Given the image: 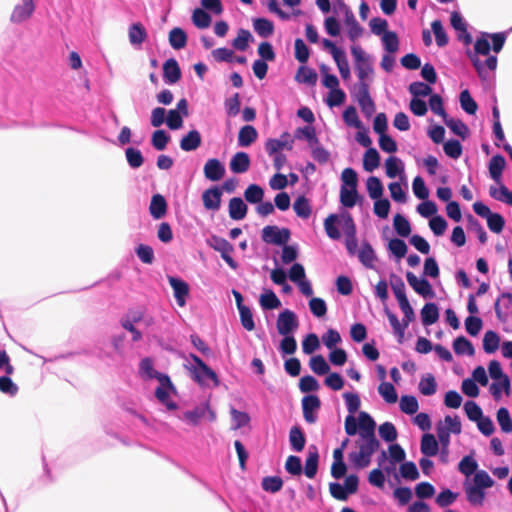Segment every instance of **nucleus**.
Wrapping results in <instances>:
<instances>
[{"label": "nucleus", "mask_w": 512, "mask_h": 512, "mask_svg": "<svg viewBox=\"0 0 512 512\" xmlns=\"http://www.w3.org/2000/svg\"><path fill=\"white\" fill-rule=\"evenodd\" d=\"M184 366L189 371L192 379L200 386L212 388L219 385L215 371L208 367L198 356L190 354Z\"/></svg>", "instance_id": "1"}, {"label": "nucleus", "mask_w": 512, "mask_h": 512, "mask_svg": "<svg viewBox=\"0 0 512 512\" xmlns=\"http://www.w3.org/2000/svg\"><path fill=\"white\" fill-rule=\"evenodd\" d=\"M176 394V388L170 377L162 376L158 381V387L155 389V397L159 403L166 407L167 410L173 411L177 409V404L172 400V395Z\"/></svg>", "instance_id": "2"}, {"label": "nucleus", "mask_w": 512, "mask_h": 512, "mask_svg": "<svg viewBox=\"0 0 512 512\" xmlns=\"http://www.w3.org/2000/svg\"><path fill=\"white\" fill-rule=\"evenodd\" d=\"M351 54L355 60V69L359 79L358 84L368 83L366 79L373 74V67L369 57L359 45L351 47Z\"/></svg>", "instance_id": "3"}, {"label": "nucleus", "mask_w": 512, "mask_h": 512, "mask_svg": "<svg viewBox=\"0 0 512 512\" xmlns=\"http://www.w3.org/2000/svg\"><path fill=\"white\" fill-rule=\"evenodd\" d=\"M488 33H484L481 38H478L474 44V51H468L467 55L473 66L475 67L479 77H484V69L482 65V61L480 60V55L482 56H490L489 52L491 50V46L488 42Z\"/></svg>", "instance_id": "4"}, {"label": "nucleus", "mask_w": 512, "mask_h": 512, "mask_svg": "<svg viewBox=\"0 0 512 512\" xmlns=\"http://www.w3.org/2000/svg\"><path fill=\"white\" fill-rule=\"evenodd\" d=\"M178 418L189 425L195 426L204 419L213 421L215 419V414L210 410L207 404H201L192 410L183 412L178 416Z\"/></svg>", "instance_id": "5"}, {"label": "nucleus", "mask_w": 512, "mask_h": 512, "mask_svg": "<svg viewBox=\"0 0 512 512\" xmlns=\"http://www.w3.org/2000/svg\"><path fill=\"white\" fill-rule=\"evenodd\" d=\"M354 96L362 113L366 117H371L375 112V104L369 93V83L357 84Z\"/></svg>", "instance_id": "6"}, {"label": "nucleus", "mask_w": 512, "mask_h": 512, "mask_svg": "<svg viewBox=\"0 0 512 512\" xmlns=\"http://www.w3.org/2000/svg\"><path fill=\"white\" fill-rule=\"evenodd\" d=\"M298 326L299 321L293 311L286 309L278 315L276 327L280 335H291L298 328Z\"/></svg>", "instance_id": "7"}, {"label": "nucleus", "mask_w": 512, "mask_h": 512, "mask_svg": "<svg viewBox=\"0 0 512 512\" xmlns=\"http://www.w3.org/2000/svg\"><path fill=\"white\" fill-rule=\"evenodd\" d=\"M290 238L287 228L279 229L277 226H265L262 229V240L268 244L285 245Z\"/></svg>", "instance_id": "8"}, {"label": "nucleus", "mask_w": 512, "mask_h": 512, "mask_svg": "<svg viewBox=\"0 0 512 512\" xmlns=\"http://www.w3.org/2000/svg\"><path fill=\"white\" fill-rule=\"evenodd\" d=\"M35 8L34 0H21V3L14 7L10 21L14 24H21L27 21L33 15Z\"/></svg>", "instance_id": "9"}, {"label": "nucleus", "mask_w": 512, "mask_h": 512, "mask_svg": "<svg viewBox=\"0 0 512 512\" xmlns=\"http://www.w3.org/2000/svg\"><path fill=\"white\" fill-rule=\"evenodd\" d=\"M406 279L413 290L422 297L433 298L435 296L432 286L427 279H418L417 276L410 271L406 273Z\"/></svg>", "instance_id": "10"}, {"label": "nucleus", "mask_w": 512, "mask_h": 512, "mask_svg": "<svg viewBox=\"0 0 512 512\" xmlns=\"http://www.w3.org/2000/svg\"><path fill=\"white\" fill-rule=\"evenodd\" d=\"M224 186H214L205 190L202 194L203 205L207 210H218L221 204V197Z\"/></svg>", "instance_id": "11"}, {"label": "nucleus", "mask_w": 512, "mask_h": 512, "mask_svg": "<svg viewBox=\"0 0 512 512\" xmlns=\"http://www.w3.org/2000/svg\"><path fill=\"white\" fill-rule=\"evenodd\" d=\"M138 374L139 377L144 381H149L153 379L160 381L162 376H167V374L158 372L154 368V361L149 357H145L140 361Z\"/></svg>", "instance_id": "12"}, {"label": "nucleus", "mask_w": 512, "mask_h": 512, "mask_svg": "<svg viewBox=\"0 0 512 512\" xmlns=\"http://www.w3.org/2000/svg\"><path fill=\"white\" fill-rule=\"evenodd\" d=\"M321 402L318 396L316 395H307L302 399V410L303 417L306 422L312 424L316 422V415L314 414L315 410L320 408Z\"/></svg>", "instance_id": "13"}, {"label": "nucleus", "mask_w": 512, "mask_h": 512, "mask_svg": "<svg viewBox=\"0 0 512 512\" xmlns=\"http://www.w3.org/2000/svg\"><path fill=\"white\" fill-rule=\"evenodd\" d=\"M168 281L173 289V295L176 303L183 307L186 304V298L189 293L188 284L180 278L168 276Z\"/></svg>", "instance_id": "14"}, {"label": "nucleus", "mask_w": 512, "mask_h": 512, "mask_svg": "<svg viewBox=\"0 0 512 512\" xmlns=\"http://www.w3.org/2000/svg\"><path fill=\"white\" fill-rule=\"evenodd\" d=\"M251 166V159L248 153L238 151L235 153L229 163L230 170L235 174L246 173Z\"/></svg>", "instance_id": "15"}, {"label": "nucleus", "mask_w": 512, "mask_h": 512, "mask_svg": "<svg viewBox=\"0 0 512 512\" xmlns=\"http://www.w3.org/2000/svg\"><path fill=\"white\" fill-rule=\"evenodd\" d=\"M342 8L345 13V24L348 27V36L350 40L355 41L356 39L362 36L363 28L357 22L354 13L348 6L343 4Z\"/></svg>", "instance_id": "16"}, {"label": "nucleus", "mask_w": 512, "mask_h": 512, "mask_svg": "<svg viewBox=\"0 0 512 512\" xmlns=\"http://www.w3.org/2000/svg\"><path fill=\"white\" fill-rule=\"evenodd\" d=\"M490 377L494 380H501V385L507 395L510 393V379L503 373L501 364L497 360H491L488 365Z\"/></svg>", "instance_id": "17"}, {"label": "nucleus", "mask_w": 512, "mask_h": 512, "mask_svg": "<svg viewBox=\"0 0 512 512\" xmlns=\"http://www.w3.org/2000/svg\"><path fill=\"white\" fill-rule=\"evenodd\" d=\"M163 77L168 84H174L180 79L181 71L175 59H168L163 64Z\"/></svg>", "instance_id": "18"}, {"label": "nucleus", "mask_w": 512, "mask_h": 512, "mask_svg": "<svg viewBox=\"0 0 512 512\" xmlns=\"http://www.w3.org/2000/svg\"><path fill=\"white\" fill-rule=\"evenodd\" d=\"M202 142L201 135L197 130H191L180 140V148L185 152L195 151Z\"/></svg>", "instance_id": "19"}, {"label": "nucleus", "mask_w": 512, "mask_h": 512, "mask_svg": "<svg viewBox=\"0 0 512 512\" xmlns=\"http://www.w3.org/2000/svg\"><path fill=\"white\" fill-rule=\"evenodd\" d=\"M359 437H375V421L366 412L359 414Z\"/></svg>", "instance_id": "20"}, {"label": "nucleus", "mask_w": 512, "mask_h": 512, "mask_svg": "<svg viewBox=\"0 0 512 512\" xmlns=\"http://www.w3.org/2000/svg\"><path fill=\"white\" fill-rule=\"evenodd\" d=\"M204 175L210 181H218L224 176V166L217 159H209L204 165Z\"/></svg>", "instance_id": "21"}, {"label": "nucleus", "mask_w": 512, "mask_h": 512, "mask_svg": "<svg viewBox=\"0 0 512 512\" xmlns=\"http://www.w3.org/2000/svg\"><path fill=\"white\" fill-rule=\"evenodd\" d=\"M505 165H506V160L500 154L494 155L490 159L489 165H488L489 173H490L491 178L495 182L501 184V175H502V172H503V170L505 168Z\"/></svg>", "instance_id": "22"}, {"label": "nucleus", "mask_w": 512, "mask_h": 512, "mask_svg": "<svg viewBox=\"0 0 512 512\" xmlns=\"http://www.w3.org/2000/svg\"><path fill=\"white\" fill-rule=\"evenodd\" d=\"M258 137L256 128L252 125L243 126L238 133V146L249 147L251 146Z\"/></svg>", "instance_id": "23"}, {"label": "nucleus", "mask_w": 512, "mask_h": 512, "mask_svg": "<svg viewBox=\"0 0 512 512\" xmlns=\"http://www.w3.org/2000/svg\"><path fill=\"white\" fill-rule=\"evenodd\" d=\"M420 450L426 457H433L437 455L439 451V444L433 434L426 433L422 436Z\"/></svg>", "instance_id": "24"}, {"label": "nucleus", "mask_w": 512, "mask_h": 512, "mask_svg": "<svg viewBox=\"0 0 512 512\" xmlns=\"http://www.w3.org/2000/svg\"><path fill=\"white\" fill-rule=\"evenodd\" d=\"M128 37L131 45L140 46L147 38V31L141 23H133L129 27Z\"/></svg>", "instance_id": "25"}, {"label": "nucleus", "mask_w": 512, "mask_h": 512, "mask_svg": "<svg viewBox=\"0 0 512 512\" xmlns=\"http://www.w3.org/2000/svg\"><path fill=\"white\" fill-rule=\"evenodd\" d=\"M359 194L357 187H346L342 185L340 188V202L344 207L352 208L356 205Z\"/></svg>", "instance_id": "26"}, {"label": "nucleus", "mask_w": 512, "mask_h": 512, "mask_svg": "<svg viewBox=\"0 0 512 512\" xmlns=\"http://www.w3.org/2000/svg\"><path fill=\"white\" fill-rule=\"evenodd\" d=\"M166 210L167 203L165 198L160 194L153 195L149 206L151 216L154 219H160L165 215Z\"/></svg>", "instance_id": "27"}, {"label": "nucleus", "mask_w": 512, "mask_h": 512, "mask_svg": "<svg viewBox=\"0 0 512 512\" xmlns=\"http://www.w3.org/2000/svg\"><path fill=\"white\" fill-rule=\"evenodd\" d=\"M247 205L240 197H234L229 201V215L234 220H241L247 214Z\"/></svg>", "instance_id": "28"}, {"label": "nucleus", "mask_w": 512, "mask_h": 512, "mask_svg": "<svg viewBox=\"0 0 512 512\" xmlns=\"http://www.w3.org/2000/svg\"><path fill=\"white\" fill-rule=\"evenodd\" d=\"M231 418V429L237 430L249 425L251 418L247 412L239 411L234 407L229 410Z\"/></svg>", "instance_id": "29"}, {"label": "nucleus", "mask_w": 512, "mask_h": 512, "mask_svg": "<svg viewBox=\"0 0 512 512\" xmlns=\"http://www.w3.org/2000/svg\"><path fill=\"white\" fill-rule=\"evenodd\" d=\"M289 442L291 448L296 452H301L306 443L305 435L299 426H293L289 432Z\"/></svg>", "instance_id": "30"}, {"label": "nucleus", "mask_w": 512, "mask_h": 512, "mask_svg": "<svg viewBox=\"0 0 512 512\" xmlns=\"http://www.w3.org/2000/svg\"><path fill=\"white\" fill-rule=\"evenodd\" d=\"M421 319L425 326H430L438 321L439 310L435 303H426L421 309Z\"/></svg>", "instance_id": "31"}, {"label": "nucleus", "mask_w": 512, "mask_h": 512, "mask_svg": "<svg viewBox=\"0 0 512 512\" xmlns=\"http://www.w3.org/2000/svg\"><path fill=\"white\" fill-rule=\"evenodd\" d=\"M359 450L361 453H364L368 457L371 458V456L376 452L380 446L379 441L376 438L372 437H359L358 441L356 442Z\"/></svg>", "instance_id": "32"}, {"label": "nucleus", "mask_w": 512, "mask_h": 512, "mask_svg": "<svg viewBox=\"0 0 512 512\" xmlns=\"http://www.w3.org/2000/svg\"><path fill=\"white\" fill-rule=\"evenodd\" d=\"M453 349L457 355L473 356L475 354L472 343L464 336H459L453 341Z\"/></svg>", "instance_id": "33"}, {"label": "nucleus", "mask_w": 512, "mask_h": 512, "mask_svg": "<svg viewBox=\"0 0 512 512\" xmlns=\"http://www.w3.org/2000/svg\"><path fill=\"white\" fill-rule=\"evenodd\" d=\"M358 257L360 262L367 268H373L374 267V261L376 260L375 252L372 248V246L364 242L362 244V247L358 253Z\"/></svg>", "instance_id": "34"}, {"label": "nucleus", "mask_w": 512, "mask_h": 512, "mask_svg": "<svg viewBox=\"0 0 512 512\" xmlns=\"http://www.w3.org/2000/svg\"><path fill=\"white\" fill-rule=\"evenodd\" d=\"M318 462L319 454L316 447H314V451H310L305 460L304 473L308 478L312 479L315 477L318 470Z\"/></svg>", "instance_id": "35"}, {"label": "nucleus", "mask_w": 512, "mask_h": 512, "mask_svg": "<svg viewBox=\"0 0 512 512\" xmlns=\"http://www.w3.org/2000/svg\"><path fill=\"white\" fill-rule=\"evenodd\" d=\"M255 32L261 37H269L274 32L273 22L266 18H256L253 21Z\"/></svg>", "instance_id": "36"}, {"label": "nucleus", "mask_w": 512, "mask_h": 512, "mask_svg": "<svg viewBox=\"0 0 512 512\" xmlns=\"http://www.w3.org/2000/svg\"><path fill=\"white\" fill-rule=\"evenodd\" d=\"M293 209H294L295 213L297 214V216L300 218H303V219H308L312 213V209H311L309 200L303 195L299 196L295 200V202L293 204Z\"/></svg>", "instance_id": "37"}, {"label": "nucleus", "mask_w": 512, "mask_h": 512, "mask_svg": "<svg viewBox=\"0 0 512 512\" xmlns=\"http://www.w3.org/2000/svg\"><path fill=\"white\" fill-rule=\"evenodd\" d=\"M499 344L500 337L496 332L489 330L484 334L483 349L487 354L496 352V350L499 348Z\"/></svg>", "instance_id": "38"}, {"label": "nucleus", "mask_w": 512, "mask_h": 512, "mask_svg": "<svg viewBox=\"0 0 512 512\" xmlns=\"http://www.w3.org/2000/svg\"><path fill=\"white\" fill-rule=\"evenodd\" d=\"M380 164V156L375 148H369L363 157V168L367 172H372Z\"/></svg>", "instance_id": "39"}, {"label": "nucleus", "mask_w": 512, "mask_h": 512, "mask_svg": "<svg viewBox=\"0 0 512 512\" xmlns=\"http://www.w3.org/2000/svg\"><path fill=\"white\" fill-rule=\"evenodd\" d=\"M317 73L306 66H301L295 76L296 81L299 83H305L308 85H315L317 82Z\"/></svg>", "instance_id": "40"}, {"label": "nucleus", "mask_w": 512, "mask_h": 512, "mask_svg": "<svg viewBox=\"0 0 512 512\" xmlns=\"http://www.w3.org/2000/svg\"><path fill=\"white\" fill-rule=\"evenodd\" d=\"M390 286L398 302L408 299L405 293V284L399 276L393 273L390 275Z\"/></svg>", "instance_id": "41"}, {"label": "nucleus", "mask_w": 512, "mask_h": 512, "mask_svg": "<svg viewBox=\"0 0 512 512\" xmlns=\"http://www.w3.org/2000/svg\"><path fill=\"white\" fill-rule=\"evenodd\" d=\"M366 188L371 199H379L383 195V185L376 176H370L366 181Z\"/></svg>", "instance_id": "42"}, {"label": "nucleus", "mask_w": 512, "mask_h": 512, "mask_svg": "<svg viewBox=\"0 0 512 512\" xmlns=\"http://www.w3.org/2000/svg\"><path fill=\"white\" fill-rule=\"evenodd\" d=\"M310 369L317 375H325L330 371V366L322 355H315L310 358Z\"/></svg>", "instance_id": "43"}, {"label": "nucleus", "mask_w": 512, "mask_h": 512, "mask_svg": "<svg viewBox=\"0 0 512 512\" xmlns=\"http://www.w3.org/2000/svg\"><path fill=\"white\" fill-rule=\"evenodd\" d=\"M169 42L174 49H182L187 43V35L181 28H173L169 33Z\"/></svg>", "instance_id": "44"}, {"label": "nucleus", "mask_w": 512, "mask_h": 512, "mask_svg": "<svg viewBox=\"0 0 512 512\" xmlns=\"http://www.w3.org/2000/svg\"><path fill=\"white\" fill-rule=\"evenodd\" d=\"M260 305L265 310H272L279 308L281 302L272 290H267L260 296Z\"/></svg>", "instance_id": "45"}, {"label": "nucleus", "mask_w": 512, "mask_h": 512, "mask_svg": "<svg viewBox=\"0 0 512 512\" xmlns=\"http://www.w3.org/2000/svg\"><path fill=\"white\" fill-rule=\"evenodd\" d=\"M465 492L467 495V500L470 502V504L477 506H481L483 504L485 499L484 489L469 485L465 488Z\"/></svg>", "instance_id": "46"}, {"label": "nucleus", "mask_w": 512, "mask_h": 512, "mask_svg": "<svg viewBox=\"0 0 512 512\" xmlns=\"http://www.w3.org/2000/svg\"><path fill=\"white\" fill-rule=\"evenodd\" d=\"M386 315H387L390 325L393 328L394 334L398 338V342L402 343L407 326H404V322H400L398 320L397 316L394 313L390 312L389 310H386Z\"/></svg>", "instance_id": "47"}, {"label": "nucleus", "mask_w": 512, "mask_h": 512, "mask_svg": "<svg viewBox=\"0 0 512 512\" xmlns=\"http://www.w3.org/2000/svg\"><path fill=\"white\" fill-rule=\"evenodd\" d=\"M489 194L492 198L498 201L506 202L512 206V192H510L505 185L500 184L499 188L491 186L489 188Z\"/></svg>", "instance_id": "48"}, {"label": "nucleus", "mask_w": 512, "mask_h": 512, "mask_svg": "<svg viewBox=\"0 0 512 512\" xmlns=\"http://www.w3.org/2000/svg\"><path fill=\"white\" fill-rule=\"evenodd\" d=\"M393 225L396 233L401 237H408L411 233L409 221L401 214H396L393 219Z\"/></svg>", "instance_id": "49"}, {"label": "nucleus", "mask_w": 512, "mask_h": 512, "mask_svg": "<svg viewBox=\"0 0 512 512\" xmlns=\"http://www.w3.org/2000/svg\"><path fill=\"white\" fill-rule=\"evenodd\" d=\"M497 422L504 433L512 432V419L507 408L501 407L496 414Z\"/></svg>", "instance_id": "50"}, {"label": "nucleus", "mask_w": 512, "mask_h": 512, "mask_svg": "<svg viewBox=\"0 0 512 512\" xmlns=\"http://www.w3.org/2000/svg\"><path fill=\"white\" fill-rule=\"evenodd\" d=\"M461 108L468 114L473 115L476 113L478 105L471 97L468 90H463L459 96Z\"/></svg>", "instance_id": "51"}, {"label": "nucleus", "mask_w": 512, "mask_h": 512, "mask_svg": "<svg viewBox=\"0 0 512 512\" xmlns=\"http://www.w3.org/2000/svg\"><path fill=\"white\" fill-rule=\"evenodd\" d=\"M244 197L249 203H260L264 197V191L259 185L251 184L245 190Z\"/></svg>", "instance_id": "52"}, {"label": "nucleus", "mask_w": 512, "mask_h": 512, "mask_svg": "<svg viewBox=\"0 0 512 512\" xmlns=\"http://www.w3.org/2000/svg\"><path fill=\"white\" fill-rule=\"evenodd\" d=\"M378 393L383 397V399L389 403L393 404L397 402L398 396L394 386L389 382H382L378 386Z\"/></svg>", "instance_id": "53"}, {"label": "nucleus", "mask_w": 512, "mask_h": 512, "mask_svg": "<svg viewBox=\"0 0 512 512\" xmlns=\"http://www.w3.org/2000/svg\"><path fill=\"white\" fill-rule=\"evenodd\" d=\"M444 122L454 134L460 136L463 139H465L468 136V127L461 120L448 118L447 116Z\"/></svg>", "instance_id": "54"}, {"label": "nucleus", "mask_w": 512, "mask_h": 512, "mask_svg": "<svg viewBox=\"0 0 512 512\" xmlns=\"http://www.w3.org/2000/svg\"><path fill=\"white\" fill-rule=\"evenodd\" d=\"M302 137H304L309 142L310 147L319 144V140L316 136L315 128L313 126L309 125L296 129L295 138L301 139Z\"/></svg>", "instance_id": "55"}, {"label": "nucleus", "mask_w": 512, "mask_h": 512, "mask_svg": "<svg viewBox=\"0 0 512 512\" xmlns=\"http://www.w3.org/2000/svg\"><path fill=\"white\" fill-rule=\"evenodd\" d=\"M169 141L170 136L161 129L154 131L151 137V144L158 151L164 150Z\"/></svg>", "instance_id": "56"}, {"label": "nucleus", "mask_w": 512, "mask_h": 512, "mask_svg": "<svg viewBox=\"0 0 512 512\" xmlns=\"http://www.w3.org/2000/svg\"><path fill=\"white\" fill-rule=\"evenodd\" d=\"M399 471L400 475L406 480L415 481L420 476L416 464L412 461L402 463Z\"/></svg>", "instance_id": "57"}, {"label": "nucleus", "mask_w": 512, "mask_h": 512, "mask_svg": "<svg viewBox=\"0 0 512 512\" xmlns=\"http://www.w3.org/2000/svg\"><path fill=\"white\" fill-rule=\"evenodd\" d=\"M399 406L403 413L409 415L415 414L419 409L416 397L410 395L402 396L400 399Z\"/></svg>", "instance_id": "58"}, {"label": "nucleus", "mask_w": 512, "mask_h": 512, "mask_svg": "<svg viewBox=\"0 0 512 512\" xmlns=\"http://www.w3.org/2000/svg\"><path fill=\"white\" fill-rule=\"evenodd\" d=\"M125 155L127 162L131 168L136 169L142 166L144 158L139 149L129 147L125 150Z\"/></svg>", "instance_id": "59"}, {"label": "nucleus", "mask_w": 512, "mask_h": 512, "mask_svg": "<svg viewBox=\"0 0 512 512\" xmlns=\"http://www.w3.org/2000/svg\"><path fill=\"white\" fill-rule=\"evenodd\" d=\"M432 31L435 35L436 43L439 47H444L448 44V36L443 28L442 22L440 20H434L431 23Z\"/></svg>", "instance_id": "60"}, {"label": "nucleus", "mask_w": 512, "mask_h": 512, "mask_svg": "<svg viewBox=\"0 0 512 512\" xmlns=\"http://www.w3.org/2000/svg\"><path fill=\"white\" fill-rule=\"evenodd\" d=\"M437 384L432 374H428L419 382V390L425 396H431L436 393Z\"/></svg>", "instance_id": "61"}, {"label": "nucleus", "mask_w": 512, "mask_h": 512, "mask_svg": "<svg viewBox=\"0 0 512 512\" xmlns=\"http://www.w3.org/2000/svg\"><path fill=\"white\" fill-rule=\"evenodd\" d=\"M192 21L196 27H198L200 29H204V28L209 27V25L211 23V17L203 9L196 8L192 14Z\"/></svg>", "instance_id": "62"}, {"label": "nucleus", "mask_w": 512, "mask_h": 512, "mask_svg": "<svg viewBox=\"0 0 512 512\" xmlns=\"http://www.w3.org/2000/svg\"><path fill=\"white\" fill-rule=\"evenodd\" d=\"M382 42L384 45L385 50L393 54L398 51L399 49V39L395 32H385L382 36Z\"/></svg>", "instance_id": "63"}, {"label": "nucleus", "mask_w": 512, "mask_h": 512, "mask_svg": "<svg viewBox=\"0 0 512 512\" xmlns=\"http://www.w3.org/2000/svg\"><path fill=\"white\" fill-rule=\"evenodd\" d=\"M282 487L283 480L279 476H267L262 479V488L267 492L276 493Z\"/></svg>", "instance_id": "64"}]
</instances>
